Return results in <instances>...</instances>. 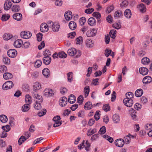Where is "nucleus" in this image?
I'll list each match as a JSON object with an SVG mask.
<instances>
[{"label":"nucleus","instance_id":"nucleus-1","mask_svg":"<svg viewBox=\"0 0 152 152\" xmlns=\"http://www.w3.org/2000/svg\"><path fill=\"white\" fill-rule=\"evenodd\" d=\"M48 24L49 25V28H51L53 32H57L59 31L60 28V25L59 23L49 21L48 22Z\"/></svg>","mask_w":152,"mask_h":152},{"label":"nucleus","instance_id":"nucleus-2","mask_svg":"<svg viewBox=\"0 0 152 152\" xmlns=\"http://www.w3.org/2000/svg\"><path fill=\"white\" fill-rule=\"evenodd\" d=\"M14 86L13 83L10 81H8L5 82L2 86V88L4 90H7L13 87Z\"/></svg>","mask_w":152,"mask_h":152},{"label":"nucleus","instance_id":"nucleus-3","mask_svg":"<svg viewBox=\"0 0 152 152\" xmlns=\"http://www.w3.org/2000/svg\"><path fill=\"white\" fill-rule=\"evenodd\" d=\"M43 93L44 95L47 97L52 96L54 94L53 91L50 88L45 89L44 90Z\"/></svg>","mask_w":152,"mask_h":152},{"label":"nucleus","instance_id":"nucleus-4","mask_svg":"<svg viewBox=\"0 0 152 152\" xmlns=\"http://www.w3.org/2000/svg\"><path fill=\"white\" fill-rule=\"evenodd\" d=\"M97 33V30L95 28L91 29L86 33V35L88 37H93L95 36Z\"/></svg>","mask_w":152,"mask_h":152},{"label":"nucleus","instance_id":"nucleus-5","mask_svg":"<svg viewBox=\"0 0 152 152\" xmlns=\"http://www.w3.org/2000/svg\"><path fill=\"white\" fill-rule=\"evenodd\" d=\"M20 35L21 37L25 39H28L31 36V33L28 31L22 32L20 33Z\"/></svg>","mask_w":152,"mask_h":152},{"label":"nucleus","instance_id":"nucleus-6","mask_svg":"<svg viewBox=\"0 0 152 152\" xmlns=\"http://www.w3.org/2000/svg\"><path fill=\"white\" fill-rule=\"evenodd\" d=\"M17 51L14 49H11L7 51V54L10 57L15 58L17 55Z\"/></svg>","mask_w":152,"mask_h":152},{"label":"nucleus","instance_id":"nucleus-7","mask_svg":"<svg viewBox=\"0 0 152 152\" xmlns=\"http://www.w3.org/2000/svg\"><path fill=\"white\" fill-rule=\"evenodd\" d=\"M45 23H42L40 26L41 31L42 32H47L49 30V25Z\"/></svg>","mask_w":152,"mask_h":152},{"label":"nucleus","instance_id":"nucleus-8","mask_svg":"<svg viewBox=\"0 0 152 152\" xmlns=\"http://www.w3.org/2000/svg\"><path fill=\"white\" fill-rule=\"evenodd\" d=\"M115 145L117 147H122L124 144V141L122 139H118L115 141Z\"/></svg>","mask_w":152,"mask_h":152},{"label":"nucleus","instance_id":"nucleus-9","mask_svg":"<svg viewBox=\"0 0 152 152\" xmlns=\"http://www.w3.org/2000/svg\"><path fill=\"white\" fill-rule=\"evenodd\" d=\"M123 101L124 104L127 107H131L132 105L133 101L132 99L124 98Z\"/></svg>","mask_w":152,"mask_h":152},{"label":"nucleus","instance_id":"nucleus-10","mask_svg":"<svg viewBox=\"0 0 152 152\" xmlns=\"http://www.w3.org/2000/svg\"><path fill=\"white\" fill-rule=\"evenodd\" d=\"M142 81L144 84L147 85L152 82V78L150 76H147L143 78Z\"/></svg>","mask_w":152,"mask_h":152},{"label":"nucleus","instance_id":"nucleus-11","mask_svg":"<svg viewBox=\"0 0 152 152\" xmlns=\"http://www.w3.org/2000/svg\"><path fill=\"white\" fill-rule=\"evenodd\" d=\"M23 44V41L21 39H18L14 42V47L17 48H20Z\"/></svg>","mask_w":152,"mask_h":152},{"label":"nucleus","instance_id":"nucleus-12","mask_svg":"<svg viewBox=\"0 0 152 152\" xmlns=\"http://www.w3.org/2000/svg\"><path fill=\"white\" fill-rule=\"evenodd\" d=\"M14 19L17 21L21 20L22 19V15L21 13H16L14 14L12 16Z\"/></svg>","mask_w":152,"mask_h":152},{"label":"nucleus","instance_id":"nucleus-13","mask_svg":"<svg viewBox=\"0 0 152 152\" xmlns=\"http://www.w3.org/2000/svg\"><path fill=\"white\" fill-rule=\"evenodd\" d=\"M139 72L140 74L143 75H145L148 74V70L146 67H142L140 68Z\"/></svg>","mask_w":152,"mask_h":152},{"label":"nucleus","instance_id":"nucleus-14","mask_svg":"<svg viewBox=\"0 0 152 152\" xmlns=\"http://www.w3.org/2000/svg\"><path fill=\"white\" fill-rule=\"evenodd\" d=\"M43 63L46 65H49L51 62V58L49 56H46L43 58Z\"/></svg>","mask_w":152,"mask_h":152},{"label":"nucleus","instance_id":"nucleus-15","mask_svg":"<svg viewBox=\"0 0 152 152\" xmlns=\"http://www.w3.org/2000/svg\"><path fill=\"white\" fill-rule=\"evenodd\" d=\"M67 99L65 97H63L61 98L59 101V104L61 107L65 106L67 103Z\"/></svg>","mask_w":152,"mask_h":152},{"label":"nucleus","instance_id":"nucleus-16","mask_svg":"<svg viewBox=\"0 0 152 152\" xmlns=\"http://www.w3.org/2000/svg\"><path fill=\"white\" fill-rule=\"evenodd\" d=\"M32 96L33 97L36 99L35 100V101L37 100L39 102H42V96L38 94L37 93H33Z\"/></svg>","mask_w":152,"mask_h":152},{"label":"nucleus","instance_id":"nucleus-17","mask_svg":"<svg viewBox=\"0 0 152 152\" xmlns=\"http://www.w3.org/2000/svg\"><path fill=\"white\" fill-rule=\"evenodd\" d=\"M12 5L11 2L9 0H7L4 5V8L5 10H7L10 9Z\"/></svg>","mask_w":152,"mask_h":152},{"label":"nucleus","instance_id":"nucleus-18","mask_svg":"<svg viewBox=\"0 0 152 152\" xmlns=\"http://www.w3.org/2000/svg\"><path fill=\"white\" fill-rule=\"evenodd\" d=\"M42 73L45 77H48L50 76V71L48 68H45L42 70Z\"/></svg>","mask_w":152,"mask_h":152},{"label":"nucleus","instance_id":"nucleus-19","mask_svg":"<svg viewBox=\"0 0 152 152\" xmlns=\"http://www.w3.org/2000/svg\"><path fill=\"white\" fill-rule=\"evenodd\" d=\"M42 88L41 84L38 82H36L34 84L33 89L35 91Z\"/></svg>","mask_w":152,"mask_h":152},{"label":"nucleus","instance_id":"nucleus-20","mask_svg":"<svg viewBox=\"0 0 152 152\" xmlns=\"http://www.w3.org/2000/svg\"><path fill=\"white\" fill-rule=\"evenodd\" d=\"M143 91L141 88L137 89L135 92V95L137 97H140L143 94Z\"/></svg>","mask_w":152,"mask_h":152},{"label":"nucleus","instance_id":"nucleus-21","mask_svg":"<svg viewBox=\"0 0 152 152\" xmlns=\"http://www.w3.org/2000/svg\"><path fill=\"white\" fill-rule=\"evenodd\" d=\"M64 17L66 20H69L72 18V12L71 11L65 12Z\"/></svg>","mask_w":152,"mask_h":152},{"label":"nucleus","instance_id":"nucleus-22","mask_svg":"<svg viewBox=\"0 0 152 152\" xmlns=\"http://www.w3.org/2000/svg\"><path fill=\"white\" fill-rule=\"evenodd\" d=\"M76 99L75 96L73 94H71L69 96L68 101L69 103L73 104L75 102Z\"/></svg>","mask_w":152,"mask_h":152},{"label":"nucleus","instance_id":"nucleus-23","mask_svg":"<svg viewBox=\"0 0 152 152\" xmlns=\"http://www.w3.org/2000/svg\"><path fill=\"white\" fill-rule=\"evenodd\" d=\"M76 52V50L75 48H71L67 51V53L69 55L71 56L75 55Z\"/></svg>","mask_w":152,"mask_h":152},{"label":"nucleus","instance_id":"nucleus-24","mask_svg":"<svg viewBox=\"0 0 152 152\" xmlns=\"http://www.w3.org/2000/svg\"><path fill=\"white\" fill-rule=\"evenodd\" d=\"M124 15L127 18H130L132 15L131 10L129 9H126L124 12Z\"/></svg>","mask_w":152,"mask_h":152},{"label":"nucleus","instance_id":"nucleus-25","mask_svg":"<svg viewBox=\"0 0 152 152\" xmlns=\"http://www.w3.org/2000/svg\"><path fill=\"white\" fill-rule=\"evenodd\" d=\"M85 110H90L92 108V105L91 102L90 101L86 102L84 107Z\"/></svg>","mask_w":152,"mask_h":152},{"label":"nucleus","instance_id":"nucleus-26","mask_svg":"<svg viewBox=\"0 0 152 152\" xmlns=\"http://www.w3.org/2000/svg\"><path fill=\"white\" fill-rule=\"evenodd\" d=\"M96 129L95 128L93 129H90L87 130V135L88 136H91V135L96 133Z\"/></svg>","mask_w":152,"mask_h":152},{"label":"nucleus","instance_id":"nucleus-27","mask_svg":"<svg viewBox=\"0 0 152 152\" xmlns=\"http://www.w3.org/2000/svg\"><path fill=\"white\" fill-rule=\"evenodd\" d=\"M86 44L87 47L91 48L93 46L94 42L91 39H87L86 40Z\"/></svg>","mask_w":152,"mask_h":152},{"label":"nucleus","instance_id":"nucleus-28","mask_svg":"<svg viewBox=\"0 0 152 152\" xmlns=\"http://www.w3.org/2000/svg\"><path fill=\"white\" fill-rule=\"evenodd\" d=\"M69 26L70 29L72 30H74L77 26L76 23L73 21H71L69 22Z\"/></svg>","mask_w":152,"mask_h":152},{"label":"nucleus","instance_id":"nucleus-29","mask_svg":"<svg viewBox=\"0 0 152 152\" xmlns=\"http://www.w3.org/2000/svg\"><path fill=\"white\" fill-rule=\"evenodd\" d=\"M88 23L89 25L92 26L96 24V20L94 18L91 17L88 19Z\"/></svg>","mask_w":152,"mask_h":152},{"label":"nucleus","instance_id":"nucleus-30","mask_svg":"<svg viewBox=\"0 0 152 152\" xmlns=\"http://www.w3.org/2000/svg\"><path fill=\"white\" fill-rule=\"evenodd\" d=\"M12 75L10 73H5L3 75L4 78L5 80H8L10 79L12 77Z\"/></svg>","mask_w":152,"mask_h":152},{"label":"nucleus","instance_id":"nucleus-31","mask_svg":"<svg viewBox=\"0 0 152 152\" xmlns=\"http://www.w3.org/2000/svg\"><path fill=\"white\" fill-rule=\"evenodd\" d=\"M116 31L115 30H111L110 31L109 34L111 38L113 39L115 38L116 35Z\"/></svg>","mask_w":152,"mask_h":152},{"label":"nucleus","instance_id":"nucleus-32","mask_svg":"<svg viewBox=\"0 0 152 152\" xmlns=\"http://www.w3.org/2000/svg\"><path fill=\"white\" fill-rule=\"evenodd\" d=\"M25 100L26 104L29 105L31 102V97L29 95H26L25 96Z\"/></svg>","mask_w":152,"mask_h":152},{"label":"nucleus","instance_id":"nucleus-33","mask_svg":"<svg viewBox=\"0 0 152 152\" xmlns=\"http://www.w3.org/2000/svg\"><path fill=\"white\" fill-rule=\"evenodd\" d=\"M112 118L113 121L116 123H118L120 121L119 116L118 114L114 115L112 117Z\"/></svg>","mask_w":152,"mask_h":152},{"label":"nucleus","instance_id":"nucleus-34","mask_svg":"<svg viewBox=\"0 0 152 152\" xmlns=\"http://www.w3.org/2000/svg\"><path fill=\"white\" fill-rule=\"evenodd\" d=\"M90 91L89 87V86H86L84 88V92L85 94V97L87 96L89 94Z\"/></svg>","mask_w":152,"mask_h":152},{"label":"nucleus","instance_id":"nucleus-35","mask_svg":"<svg viewBox=\"0 0 152 152\" xmlns=\"http://www.w3.org/2000/svg\"><path fill=\"white\" fill-rule=\"evenodd\" d=\"M7 120V117L5 115H1L0 116V120L2 123H6Z\"/></svg>","mask_w":152,"mask_h":152},{"label":"nucleus","instance_id":"nucleus-36","mask_svg":"<svg viewBox=\"0 0 152 152\" xmlns=\"http://www.w3.org/2000/svg\"><path fill=\"white\" fill-rule=\"evenodd\" d=\"M122 15V13L121 11L120 10H118L115 12L114 17L115 18L117 19L118 17H121Z\"/></svg>","mask_w":152,"mask_h":152},{"label":"nucleus","instance_id":"nucleus-37","mask_svg":"<svg viewBox=\"0 0 152 152\" xmlns=\"http://www.w3.org/2000/svg\"><path fill=\"white\" fill-rule=\"evenodd\" d=\"M139 8L140 11L142 13L145 12L146 10L145 6L142 4H140Z\"/></svg>","mask_w":152,"mask_h":152},{"label":"nucleus","instance_id":"nucleus-38","mask_svg":"<svg viewBox=\"0 0 152 152\" xmlns=\"http://www.w3.org/2000/svg\"><path fill=\"white\" fill-rule=\"evenodd\" d=\"M12 10L15 12H18L20 10V6L18 5H14L12 7Z\"/></svg>","mask_w":152,"mask_h":152},{"label":"nucleus","instance_id":"nucleus-39","mask_svg":"<svg viewBox=\"0 0 152 152\" xmlns=\"http://www.w3.org/2000/svg\"><path fill=\"white\" fill-rule=\"evenodd\" d=\"M141 62L144 64H148L150 63V59L146 57H144L142 59Z\"/></svg>","mask_w":152,"mask_h":152},{"label":"nucleus","instance_id":"nucleus-40","mask_svg":"<svg viewBox=\"0 0 152 152\" xmlns=\"http://www.w3.org/2000/svg\"><path fill=\"white\" fill-rule=\"evenodd\" d=\"M12 34H10L6 33L4 34L3 38L4 40H8L12 37Z\"/></svg>","mask_w":152,"mask_h":152},{"label":"nucleus","instance_id":"nucleus-41","mask_svg":"<svg viewBox=\"0 0 152 152\" xmlns=\"http://www.w3.org/2000/svg\"><path fill=\"white\" fill-rule=\"evenodd\" d=\"M27 139L24 136H22L18 140V143L19 145H20L22 144Z\"/></svg>","mask_w":152,"mask_h":152},{"label":"nucleus","instance_id":"nucleus-42","mask_svg":"<svg viewBox=\"0 0 152 152\" xmlns=\"http://www.w3.org/2000/svg\"><path fill=\"white\" fill-rule=\"evenodd\" d=\"M67 56V54L64 51L60 52L58 53V56L60 58H65Z\"/></svg>","mask_w":152,"mask_h":152},{"label":"nucleus","instance_id":"nucleus-43","mask_svg":"<svg viewBox=\"0 0 152 152\" xmlns=\"http://www.w3.org/2000/svg\"><path fill=\"white\" fill-rule=\"evenodd\" d=\"M41 103L39 102L37 100L36 101V102L34 104V106L35 109L38 110L41 107Z\"/></svg>","mask_w":152,"mask_h":152},{"label":"nucleus","instance_id":"nucleus-44","mask_svg":"<svg viewBox=\"0 0 152 152\" xmlns=\"http://www.w3.org/2000/svg\"><path fill=\"white\" fill-rule=\"evenodd\" d=\"M126 98L128 99H132V98H133L134 94L133 93L131 92H129L126 94Z\"/></svg>","mask_w":152,"mask_h":152},{"label":"nucleus","instance_id":"nucleus-45","mask_svg":"<svg viewBox=\"0 0 152 152\" xmlns=\"http://www.w3.org/2000/svg\"><path fill=\"white\" fill-rule=\"evenodd\" d=\"M103 137L104 138L107 140L111 143H112L113 141V138L107 135H103Z\"/></svg>","mask_w":152,"mask_h":152},{"label":"nucleus","instance_id":"nucleus-46","mask_svg":"<svg viewBox=\"0 0 152 152\" xmlns=\"http://www.w3.org/2000/svg\"><path fill=\"white\" fill-rule=\"evenodd\" d=\"M10 17V16L9 14L4 15H2L1 20L3 21H6L8 20Z\"/></svg>","mask_w":152,"mask_h":152},{"label":"nucleus","instance_id":"nucleus-47","mask_svg":"<svg viewBox=\"0 0 152 152\" xmlns=\"http://www.w3.org/2000/svg\"><path fill=\"white\" fill-rule=\"evenodd\" d=\"M42 64V62L41 60H37L35 62L34 66L36 68L39 67Z\"/></svg>","mask_w":152,"mask_h":152},{"label":"nucleus","instance_id":"nucleus-48","mask_svg":"<svg viewBox=\"0 0 152 152\" xmlns=\"http://www.w3.org/2000/svg\"><path fill=\"white\" fill-rule=\"evenodd\" d=\"M68 81L69 82H71L72 81V73L69 72L67 73Z\"/></svg>","mask_w":152,"mask_h":152},{"label":"nucleus","instance_id":"nucleus-49","mask_svg":"<svg viewBox=\"0 0 152 152\" xmlns=\"http://www.w3.org/2000/svg\"><path fill=\"white\" fill-rule=\"evenodd\" d=\"M86 21V19L85 17H82L79 20V23L81 26L83 25Z\"/></svg>","mask_w":152,"mask_h":152},{"label":"nucleus","instance_id":"nucleus-50","mask_svg":"<svg viewBox=\"0 0 152 152\" xmlns=\"http://www.w3.org/2000/svg\"><path fill=\"white\" fill-rule=\"evenodd\" d=\"M7 71V67L4 65L0 66V72L1 73L5 72Z\"/></svg>","mask_w":152,"mask_h":152},{"label":"nucleus","instance_id":"nucleus-51","mask_svg":"<svg viewBox=\"0 0 152 152\" xmlns=\"http://www.w3.org/2000/svg\"><path fill=\"white\" fill-rule=\"evenodd\" d=\"M29 109V105L25 104L22 107V111L26 112L28 111Z\"/></svg>","mask_w":152,"mask_h":152},{"label":"nucleus","instance_id":"nucleus-52","mask_svg":"<svg viewBox=\"0 0 152 152\" xmlns=\"http://www.w3.org/2000/svg\"><path fill=\"white\" fill-rule=\"evenodd\" d=\"M102 108L105 111H108L110 110V107L109 104L104 105Z\"/></svg>","mask_w":152,"mask_h":152},{"label":"nucleus","instance_id":"nucleus-53","mask_svg":"<svg viewBox=\"0 0 152 152\" xmlns=\"http://www.w3.org/2000/svg\"><path fill=\"white\" fill-rule=\"evenodd\" d=\"M77 44H80L83 42V39L82 37L80 36L77 38L76 39Z\"/></svg>","mask_w":152,"mask_h":152},{"label":"nucleus","instance_id":"nucleus-54","mask_svg":"<svg viewBox=\"0 0 152 152\" xmlns=\"http://www.w3.org/2000/svg\"><path fill=\"white\" fill-rule=\"evenodd\" d=\"M83 97L82 95H80L78 98L77 99V102L80 104H82L83 101Z\"/></svg>","mask_w":152,"mask_h":152},{"label":"nucleus","instance_id":"nucleus-55","mask_svg":"<svg viewBox=\"0 0 152 152\" xmlns=\"http://www.w3.org/2000/svg\"><path fill=\"white\" fill-rule=\"evenodd\" d=\"M106 132V127L104 126H103L100 129L99 133L100 134H104Z\"/></svg>","mask_w":152,"mask_h":152},{"label":"nucleus","instance_id":"nucleus-56","mask_svg":"<svg viewBox=\"0 0 152 152\" xmlns=\"http://www.w3.org/2000/svg\"><path fill=\"white\" fill-rule=\"evenodd\" d=\"M145 129L147 130H149L152 129V124H147L145 126Z\"/></svg>","mask_w":152,"mask_h":152},{"label":"nucleus","instance_id":"nucleus-57","mask_svg":"<svg viewBox=\"0 0 152 152\" xmlns=\"http://www.w3.org/2000/svg\"><path fill=\"white\" fill-rule=\"evenodd\" d=\"M43 34L41 33H39L37 34V40L38 41H41L42 38Z\"/></svg>","mask_w":152,"mask_h":152},{"label":"nucleus","instance_id":"nucleus-58","mask_svg":"<svg viewBox=\"0 0 152 152\" xmlns=\"http://www.w3.org/2000/svg\"><path fill=\"white\" fill-rule=\"evenodd\" d=\"M54 123L53 125L54 127H56L60 126L62 124V121H57V122H54Z\"/></svg>","mask_w":152,"mask_h":152},{"label":"nucleus","instance_id":"nucleus-59","mask_svg":"<svg viewBox=\"0 0 152 152\" xmlns=\"http://www.w3.org/2000/svg\"><path fill=\"white\" fill-rule=\"evenodd\" d=\"M51 54V53L50 52L49 50L46 49L43 52V55L46 56H50Z\"/></svg>","mask_w":152,"mask_h":152},{"label":"nucleus","instance_id":"nucleus-60","mask_svg":"<svg viewBox=\"0 0 152 152\" xmlns=\"http://www.w3.org/2000/svg\"><path fill=\"white\" fill-rule=\"evenodd\" d=\"M2 129L6 132H8L10 129V127L9 125L2 126Z\"/></svg>","mask_w":152,"mask_h":152},{"label":"nucleus","instance_id":"nucleus-61","mask_svg":"<svg viewBox=\"0 0 152 152\" xmlns=\"http://www.w3.org/2000/svg\"><path fill=\"white\" fill-rule=\"evenodd\" d=\"M31 76L34 78H37L39 76V73L37 71H34L31 73Z\"/></svg>","mask_w":152,"mask_h":152},{"label":"nucleus","instance_id":"nucleus-62","mask_svg":"<svg viewBox=\"0 0 152 152\" xmlns=\"http://www.w3.org/2000/svg\"><path fill=\"white\" fill-rule=\"evenodd\" d=\"M3 61L5 64H9L10 63V60L7 57H4L3 58Z\"/></svg>","mask_w":152,"mask_h":152},{"label":"nucleus","instance_id":"nucleus-63","mask_svg":"<svg viewBox=\"0 0 152 152\" xmlns=\"http://www.w3.org/2000/svg\"><path fill=\"white\" fill-rule=\"evenodd\" d=\"M99 111H97L94 115V118L96 120H98L100 118V115L99 114Z\"/></svg>","mask_w":152,"mask_h":152},{"label":"nucleus","instance_id":"nucleus-64","mask_svg":"<svg viewBox=\"0 0 152 152\" xmlns=\"http://www.w3.org/2000/svg\"><path fill=\"white\" fill-rule=\"evenodd\" d=\"M93 16L97 19L99 18L101 16V14L98 12H94L93 14Z\"/></svg>","mask_w":152,"mask_h":152}]
</instances>
